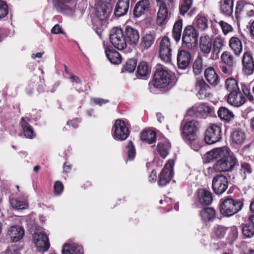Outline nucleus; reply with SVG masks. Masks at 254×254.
<instances>
[{"label": "nucleus", "mask_w": 254, "mask_h": 254, "mask_svg": "<svg viewBox=\"0 0 254 254\" xmlns=\"http://www.w3.org/2000/svg\"><path fill=\"white\" fill-rule=\"evenodd\" d=\"M253 7H254V5L253 4L246 2L243 0H241L238 1L237 3L235 12L236 15L238 16L242 12L245 13V11L249 8Z\"/></svg>", "instance_id": "nucleus-40"}, {"label": "nucleus", "mask_w": 254, "mask_h": 254, "mask_svg": "<svg viewBox=\"0 0 254 254\" xmlns=\"http://www.w3.org/2000/svg\"><path fill=\"white\" fill-rule=\"evenodd\" d=\"M29 119L28 118H22L21 122V125L23 130L24 135L28 138L32 139L35 137L33 128L28 123Z\"/></svg>", "instance_id": "nucleus-31"}, {"label": "nucleus", "mask_w": 254, "mask_h": 254, "mask_svg": "<svg viewBox=\"0 0 254 254\" xmlns=\"http://www.w3.org/2000/svg\"><path fill=\"white\" fill-rule=\"evenodd\" d=\"M125 33L127 43L133 46L137 45L139 39V32L137 29L127 26L126 27Z\"/></svg>", "instance_id": "nucleus-16"}, {"label": "nucleus", "mask_w": 254, "mask_h": 254, "mask_svg": "<svg viewBox=\"0 0 254 254\" xmlns=\"http://www.w3.org/2000/svg\"><path fill=\"white\" fill-rule=\"evenodd\" d=\"M204 75L206 80L210 85L215 86L219 83V77L213 67L207 68L205 70Z\"/></svg>", "instance_id": "nucleus-25"}, {"label": "nucleus", "mask_w": 254, "mask_h": 254, "mask_svg": "<svg viewBox=\"0 0 254 254\" xmlns=\"http://www.w3.org/2000/svg\"><path fill=\"white\" fill-rule=\"evenodd\" d=\"M105 54L109 61L113 64H118L122 62L120 53L112 47H106Z\"/></svg>", "instance_id": "nucleus-24"}, {"label": "nucleus", "mask_w": 254, "mask_h": 254, "mask_svg": "<svg viewBox=\"0 0 254 254\" xmlns=\"http://www.w3.org/2000/svg\"><path fill=\"white\" fill-rule=\"evenodd\" d=\"M218 117L227 122L231 121L234 117L232 112L225 107H221L217 111Z\"/></svg>", "instance_id": "nucleus-36"}, {"label": "nucleus", "mask_w": 254, "mask_h": 254, "mask_svg": "<svg viewBox=\"0 0 254 254\" xmlns=\"http://www.w3.org/2000/svg\"><path fill=\"white\" fill-rule=\"evenodd\" d=\"M221 138L220 127L216 125H212L206 130L204 140L208 144H213Z\"/></svg>", "instance_id": "nucleus-11"}, {"label": "nucleus", "mask_w": 254, "mask_h": 254, "mask_svg": "<svg viewBox=\"0 0 254 254\" xmlns=\"http://www.w3.org/2000/svg\"><path fill=\"white\" fill-rule=\"evenodd\" d=\"M209 89H198V92L196 94L197 97L199 99H204L208 98H209L210 96H212V94L208 92Z\"/></svg>", "instance_id": "nucleus-56"}, {"label": "nucleus", "mask_w": 254, "mask_h": 254, "mask_svg": "<svg viewBox=\"0 0 254 254\" xmlns=\"http://www.w3.org/2000/svg\"><path fill=\"white\" fill-rule=\"evenodd\" d=\"M195 88L196 90L203 89H209V86L205 82L202 78H197L195 83Z\"/></svg>", "instance_id": "nucleus-52"}, {"label": "nucleus", "mask_w": 254, "mask_h": 254, "mask_svg": "<svg viewBox=\"0 0 254 254\" xmlns=\"http://www.w3.org/2000/svg\"><path fill=\"white\" fill-rule=\"evenodd\" d=\"M193 109L195 112L202 115H212L214 113L213 108L204 103L196 105Z\"/></svg>", "instance_id": "nucleus-33"}, {"label": "nucleus", "mask_w": 254, "mask_h": 254, "mask_svg": "<svg viewBox=\"0 0 254 254\" xmlns=\"http://www.w3.org/2000/svg\"><path fill=\"white\" fill-rule=\"evenodd\" d=\"M127 151V156L129 160H132L135 156L136 151L132 141H130L126 146Z\"/></svg>", "instance_id": "nucleus-51"}, {"label": "nucleus", "mask_w": 254, "mask_h": 254, "mask_svg": "<svg viewBox=\"0 0 254 254\" xmlns=\"http://www.w3.org/2000/svg\"><path fill=\"white\" fill-rule=\"evenodd\" d=\"M54 5L57 10L60 12L68 15H73L74 14L75 10L74 9L69 7L61 2L57 0L55 1Z\"/></svg>", "instance_id": "nucleus-35"}, {"label": "nucleus", "mask_w": 254, "mask_h": 254, "mask_svg": "<svg viewBox=\"0 0 254 254\" xmlns=\"http://www.w3.org/2000/svg\"><path fill=\"white\" fill-rule=\"evenodd\" d=\"M171 147V144L168 141L160 142L157 144V149L161 156L165 158L168 154V150Z\"/></svg>", "instance_id": "nucleus-42"}, {"label": "nucleus", "mask_w": 254, "mask_h": 254, "mask_svg": "<svg viewBox=\"0 0 254 254\" xmlns=\"http://www.w3.org/2000/svg\"><path fill=\"white\" fill-rule=\"evenodd\" d=\"M212 40L207 35H203L200 39V49L201 52L206 58L211 51Z\"/></svg>", "instance_id": "nucleus-21"}, {"label": "nucleus", "mask_w": 254, "mask_h": 254, "mask_svg": "<svg viewBox=\"0 0 254 254\" xmlns=\"http://www.w3.org/2000/svg\"><path fill=\"white\" fill-rule=\"evenodd\" d=\"M215 236L218 238L224 237L226 232V228L222 226H217L213 230Z\"/></svg>", "instance_id": "nucleus-54"}, {"label": "nucleus", "mask_w": 254, "mask_h": 254, "mask_svg": "<svg viewBox=\"0 0 254 254\" xmlns=\"http://www.w3.org/2000/svg\"><path fill=\"white\" fill-rule=\"evenodd\" d=\"M223 43L221 40L215 41L214 44V47L213 49V52L218 54L220 52V48L223 46Z\"/></svg>", "instance_id": "nucleus-63"}, {"label": "nucleus", "mask_w": 254, "mask_h": 254, "mask_svg": "<svg viewBox=\"0 0 254 254\" xmlns=\"http://www.w3.org/2000/svg\"><path fill=\"white\" fill-rule=\"evenodd\" d=\"M137 62L135 59H131L127 60L124 65L122 71L127 72L129 73L133 72L136 66Z\"/></svg>", "instance_id": "nucleus-44"}, {"label": "nucleus", "mask_w": 254, "mask_h": 254, "mask_svg": "<svg viewBox=\"0 0 254 254\" xmlns=\"http://www.w3.org/2000/svg\"><path fill=\"white\" fill-rule=\"evenodd\" d=\"M199 216L202 221L207 222L213 220L216 216L215 210L211 207H206L199 211Z\"/></svg>", "instance_id": "nucleus-28"}, {"label": "nucleus", "mask_w": 254, "mask_h": 254, "mask_svg": "<svg viewBox=\"0 0 254 254\" xmlns=\"http://www.w3.org/2000/svg\"><path fill=\"white\" fill-rule=\"evenodd\" d=\"M208 19L203 14L197 15L195 18V25L201 31L207 29L208 27Z\"/></svg>", "instance_id": "nucleus-37"}, {"label": "nucleus", "mask_w": 254, "mask_h": 254, "mask_svg": "<svg viewBox=\"0 0 254 254\" xmlns=\"http://www.w3.org/2000/svg\"><path fill=\"white\" fill-rule=\"evenodd\" d=\"M150 3L149 0H141L135 4L133 14L136 17H139L148 11Z\"/></svg>", "instance_id": "nucleus-19"}, {"label": "nucleus", "mask_w": 254, "mask_h": 254, "mask_svg": "<svg viewBox=\"0 0 254 254\" xmlns=\"http://www.w3.org/2000/svg\"><path fill=\"white\" fill-rule=\"evenodd\" d=\"M33 242L39 252H46L50 248L48 238L43 233L36 232L33 236Z\"/></svg>", "instance_id": "nucleus-13"}, {"label": "nucleus", "mask_w": 254, "mask_h": 254, "mask_svg": "<svg viewBox=\"0 0 254 254\" xmlns=\"http://www.w3.org/2000/svg\"><path fill=\"white\" fill-rule=\"evenodd\" d=\"M243 199L227 198L221 201L220 211L224 216H231L240 211L244 206Z\"/></svg>", "instance_id": "nucleus-3"}, {"label": "nucleus", "mask_w": 254, "mask_h": 254, "mask_svg": "<svg viewBox=\"0 0 254 254\" xmlns=\"http://www.w3.org/2000/svg\"><path fill=\"white\" fill-rule=\"evenodd\" d=\"M83 250L81 246L76 244H65L62 250L63 254H83Z\"/></svg>", "instance_id": "nucleus-27"}, {"label": "nucleus", "mask_w": 254, "mask_h": 254, "mask_svg": "<svg viewBox=\"0 0 254 254\" xmlns=\"http://www.w3.org/2000/svg\"><path fill=\"white\" fill-rule=\"evenodd\" d=\"M185 141L188 144L190 147L195 151H198L202 146V142L197 137H193V139H190L188 140H185Z\"/></svg>", "instance_id": "nucleus-47"}, {"label": "nucleus", "mask_w": 254, "mask_h": 254, "mask_svg": "<svg viewBox=\"0 0 254 254\" xmlns=\"http://www.w3.org/2000/svg\"><path fill=\"white\" fill-rule=\"evenodd\" d=\"M231 138L233 144L241 145L246 139V134L242 129H235L232 132Z\"/></svg>", "instance_id": "nucleus-26"}, {"label": "nucleus", "mask_w": 254, "mask_h": 254, "mask_svg": "<svg viewBox=\"0 0 254 254\" xmlns=\"http://www.w3.org/2000/svg\"><path fill=\"white\" fill-rule=\"evenodd\" d=\"M240 172L242 174H244L243 179H246L247 175L251 174L252 172L250 164L246 162L242 163L241 164Z\"/></svg>", "instance_id": "nucleus-50"}, {"label": "nucleus", "mask_w": 254, "mask_h": 254, "mask_svg": "<svg viewBox=\"0 0 254 254\" xmlns=\"http://www.w3.org/2000/svg\"><path fill=\"white\" fill-rule=\"evenodd\" d=\"M91 102L94 105L102 106L103 104L108 103L109 100L101 98H94L91 99Z\"/></svg>", "instance_id": "nucleus-59"}, {"label": "nucleus", "mask_w": 254, "mask_h": 254, "mask_svg": "<svg viewBox=\"0 0 254 254\" xmlns=\"http://www.w3.org/2000/svg\"><path fill=\"white\" fill-rule=\"evenodd\" d=\"M170 17L166 4L164 2L161 3L157 13V23L160 26L165 24Z\"/></svg>", "instance_id": "nucleus-22"}, {"label": "nucleus", "mask_w": 254, "mask_h": 254, "mask_svg": "<svg viewBox=\"0 0 254 254\" xmlns=\"http://www.w3.org/2000/svg\"><path fill=\"white\" fill-rule=\"evenodd\" d=\"M233 65H221L219 66L220 69L221 71L226 74L230 75L232 73L233 71Z\"/></svg>", "instance_id": "nucleus-58"}, {"label": "nucleus", "mask_w": 254, "mask_h": 254, "mask_svg": "<svg viewBox=\"0 0 254 254\" xmlns=\"http://www.w3.org/2000/svg\"><path fill=\"white\" fill-rule=\"evenodd\" d=\"M222 61L227 65H234L235 63L233 56L228 52H224L221 56Z\"/></svg>", "instance_id": "nucleus-48"}, {"label": "nucleus", "mask_w": 254, "mask_h": 254, "mask_svg": "<svg viewBox=\"0 0 254 254\" xmlns=\"http://www.w3.org/2000/svg\"><path fill=\"white\" fill-rule=\"evenodd\" d=\"M159 56L165 62H170L172 58V46L170 39L167 36L163 37L159 43Z\"/></svg>", "instance_id": "nucleus-9"}, {"label": "nucleus", "mask_w": 254, "mask_h": 254, "mask_svg": "<svg viewBox=\"0 0 254 254\" xmlns=\"http://www.w3.org/2000/svg\"><path fill=\"white\" fill-rule=\"evenodd\" d=\"M174 165L175 162L173 160H169L166 164L159 176L157 182L159 186L164 187L170 183L174 175L173 167Z\"/></svg>", "instance_id": "nucleus-7"}, {"label": "nucleus", "mask_w": 254, "mask_h": 254, "mask_svg": "<svg viewBox=\"0 0 254 254\" xmlns=\"http://www.w3.org/2000/svg\"><path fill=\"white\" fill-rule=\"evenodd\" d=\"M4 254H19V250L15 246L8 248Z\"/></svg>", "instance_id": "nucleus-61"}, {"label": "nucleus", "mask_w": 254, "mask_h": 254, "mask_svg": "<svg viewBox=\"0 0 254 254\" xmlns=\"http://www.w3.org/2000/svg\"><path fill=\"white\" fill-rule=\"evenodd\" d=\"M112 133L115 139L124 140L129 135V130L124 121L117 120L113 126Z\"/></svg>", "instance_id": "nucleus-8"}, {"label": "nucleus", "mask_w": 254, "mask_h": 254, "mask_svg": "<svg viewBox=\"0 0 254 254\" xmlns=\"http://www.w3.org/2000/svg\"><path fill=\"white\" fill-rule=\"evenodd\" d=\"M64 185L62 182L57 181L54 185V193L56 195L60 194L63 191Z\"/></svg>", "instance_id": "nucleus-57"}, {"label": "nucleus", "mask_w": 254, "mask_h": 254, "mask_svg": "<svg viewBox=\"0 0 254 254\" xmlns=\"http://www.w3.org/2000/svg\"><path fill=\"white\" fill-rule=\"evenodd\" d=\"M227 101L231 105L239 107L244 104L246 99L240 90L238 92L229 93Z\"/></svg>", "instance_id": "nucleus-15"}, {"label": "nucleus", "mask_w": 254, "mask_h": 254, "mask_svg": "<svg viewBox=\"0 0 254 254\" xmlns=\"http://www.w3.org/2000/svg\"><path fill=\"white\" fill-rule=\"evenodd\" d=\"M190 61V54L185 50H180L177 54V63L178 67L185 69L189 64Z\"/></svg>", "instance_id": "nucleus-20"}, {"label": "nucleus", "mask_w": 254, "mask_h": 254, "mask_svg": "<svg viewBox=\"0 0 254 254\" xmlns=\"http://www.w3.org/2000/svg\"><path fill=\"white\" fill-rule=\"evenodd\" d=\"M154 37L151 34H146L141 39L140 48L142 50H147L154 43Z\"/></svg>", "instance_id": "nucleus-34"}, {"label": "nucleus", "mask_w": 254, "mask_h": 254, "mask_svg": "<svg viewBox=\"0 0 254 254\" xmlns=\"http://www.w3.org/2000/svg\"><path fill=\"white\" fill-rule=\"evenodd\" d=\"M219 25L220 26L223 34L225 35L233 30V28L231 25L222 20L219 21Z\"/></svg>", "instance_id": "nucleus-53"}, {"label": "nucleus", "mask_w": 254, "mask_h": 254, "mask_svg": "<svg viewBox=\"0 0 254 254\" xmlns=\"http://www.w3.org/2000/svg\"><path fill=\"white\" fill-rule=\"evenodd\" d=\"M212 184L214 192L218 195L223 193L228 186L227 178L223 175H219L214 177Z\"/></svg>", "instance_id": "nucleus-12"}, {"label": "nucleus", "mask_w": 254, "mask_h": 254, "mask_svg": "<svg viewBox=\"0 0 254 254\" xmlns=\"http://www.w3.org/2000/svg\"><path fill=\"white\" fill-rule=\"evenodd\" d=\"M79 122V121L77 119H76L72 121H69L67 122V125L69 127L71 126L73 128H75L78 127Z\"/></svg>", "instance_id": "nucleus-64"}, {"label": "nucleus", "mask_w": 254, "mask_h": 254, "mask_svg": "<svg viewBox=\"0 0 254 254\" xmlns=\"http://www.w3.org/2000/svg\"><path fill=\"white\" fill-rule=\"evenodd\" d=\"M51 33L54 34H63L62 27L59 24H56L52 29Z\"/></svg>", "instance_id": "nucleus-62"}, {"label": "nucleus", "mask_w": 254, "mask_h": 254, "mask_svg": "<svg viewBox=\"0 0 254 254\" xmlns=\"http://www.w3.org/2000/svg\"><path fill=\"white\" fill-rule=\"evenodd\" d=\"M112 0H98L96 4L94 15L97 19L93 20L94 25H103L106 23L113 7Z\"/></svg>", "instance_id": "nucleus-2"}, {"label": "nucleus", "mask_w": 254, "mask_h": 254, "mask_svg": "<svg viewBox=\"0 0 254 254\" xmlns=\"http://www.w3.org/2000/svg\"><path fill=\"white\" fill-rule=\"evenodd\" d=\"M242 233L246 238H251L254 235V226L251 223L242 225Z\"/></svg>", "instance_id": "nucleus-43"}, {"label": "nucleus", "mask_w": 254, "mask_h": 254, "mask_svg": "<svg viewBox=\"0 0 254 254\" xmlns=\"http://www.w3.org/2000/svg\"><path fill=\"white\" fill-rule=\"evenodd\" d=\"M182 26V20L181 19H179L176 21L174 25L172 35L173 37L177 42H178L181 39Z\"/></svg>", "instance_id": "nucleus-39"}, {"label": "nucleus", "mask_w": 254, "mask_h": 254, "mask_svg": "<svg viewBox=\"0 0 254 254\" xmlns=\"http://www.w3.org/2000/svg\"><path fill=\"white\" fill-rule=\"evenodd\" d=\"M11 206L15 209H24L28 207V203L25 201H19L16 199L12 198L10 200Z\"/></svg>", "instance_id": "nucleus-49"}, {"label": "nucleus", "mask_w": 254, "mask_h": 254, "mask_svg": "<svg viewBox=\"0 0 254 254\" xmlns=\"http://www.w3.org/2000/svg\"><path fill=\"white\" fill-rule=\"evenodd\" d=\"M203 68V60L201 57L198 56L193 64V71L195 75L202 72Z\"/></svg>", "instance_id": "nucleus-46"}, {"label": "nucleus", "mask_w": 254, "mask_h": 254, "mask_svg": "<svg viewBox=\"0 0 254 254\" xmlns=\"http://www.w3.org/2000/svg\"><path fill=\"white\" fill-rule=\"evenodd\" d=\"M243 68L244 73L246 75H250L254 72V60L252 54L250 51L245 52L242 59Z\"/></svg>", "instance_id": "nucleus-14"}, {"label": "nucleus", "mask_w": 254, "mask_h": 254, "mask_svg": "<svg viewBox=\"0 0 254 254\" xmlns=\"http://www.w3.org/2000/svg\"><path fill=\"white\" fill-rule=\"evenodd\" d=\"M151 66L146 62H140L137 66V73L142 77H147L150 75Z\"/></svg>", "instance_id": "nucleus-30"}, {"label": "nucleus", "mask_w": 254, "mask_h": 254, "mask_svg": "<svg viewBox=\"0 0 254 254\" xmlns=\"http://www.w3.org/2000/svg\"><path fill=\"white\" fill-rule=\"evenodd\" d=\"M129 0H118L114 10L116 17H121L126 15L129 9Z\"/></svg>", "instance_id": "nucleus-18"}, {"label": "nucleus", "mask_w": 254, "mask_h": 254, "mask_svg": "<svg viewBox=\"0 0 254 254\" xmlns=\"http://www.w3.org/2000/svg\"><path fill=\"white\" fill-rule=\"evenodd\" d=\"M110 41L115 48L123 50L127 47V42L123 30L119 28L114 27L110 33Z\"/></svg>", "instance_id": "nucleus-6"}, {"label": "nucleus", "mask_w": 254, "mask_h": 254, "mask_svg": "<svg viewBox=\"0 0 254 254\" xmlns=\"http://www.w3.org/2000/svg\"><path fill=\"white\" fill-rule=\"evenodd\" d=\"M193 0H180V12L181 15H185L192 5Z\"/></svg>", "instance_id": "nucleus-45"}, {"label": "nucleus", "mask_w": 254, "mask_h": 254, "mask_svg": "<svg viewBox=\"0 0 254 254\" xmlns=\"http://www.w3.org/2000/svg\"><path fill=\"white\" fill-rule=\"evenodd\" d=\"M171 81V76L166 67L157 65L153 80L154 86L157 88H164L169 85Z\"/></svg>", "instance_id": "nucleus-4"}, {"label": "nucleus", "mask_w": 254, "mask_h": 254, "mask_svg": "<svg viewBox=\"0 0 254 254\" xmlns=\"http://www.w3.org/2000/svg\"><path fill=\"white\" fill-rule=\"evenodd\" d=\"M229 235L230 236L232 237L233 240H235L237 239L238 236V230L236 226H233L230 227Z\"/></svg>", "instance_id": "nucleus-60"}, {"label": "nucleus", "mask_w": 254, "mask_h": 254, "mask_svg": "<svg viewBox=\"0 0 254 254\" xmlns=\"http://www.w3.org/2000/svg\"><path fill=\"white\" fill-rule=\"evenodd\" d=\"M197 198L202 205H209L212 201L211 193L206 190L199 189L197 191Z\"/></svg>", "instance_id": "nucleus-23"}, {"label": "nucleus", "mask_w": 254, "mask_h": 254, "mask_svg": "<svg viewBox=\"0 0 254 254\" xmlns=\"http://www.w3.org/2000/svg\"><path fill=\"white\" fill-rule=\"evenodd\" d=\"M229 46L234 54L239 56L242 51V44L240 40L236 37H232L229 40Z\"/></svg>", "instance_id": "nucleus-32"}, {"label": "nucleus", "mask_w": 254, "mask_h": 254, "mask_svg": "<svg viewBox=\"0 0 254 254\" xmlns=\"http://www.w3.org/2000/svg\"><path fill=\"white\" fill-rule=\"evenodd\" d=\"M8 13L7 5L3 1L0 0V19L5 17Z\"/></svg>", "instance_id": "nucleus-55"}, {"label": "nucleus", "mask_w": 254, "mask_h": 254, "mask_svg": "<svg viewBox=\"0 0 254 254\" xmlns=\"http://www.w3.org/2000/svg\"><path fill=\"white\" fill-rule=\"evenodd\" d=\"M205 156L208 162L219 159L213 165L217 172L231 171L237 163L236 158L227 146L215 148L207 152Z\"/></svg>", "instance_id": "nucleus-1"}, {"label": "nucleus", "mask_w": 254, "mask_h": 254, "mask_svg": "<svg viewBox=\"0 0 254 254\" xmlns=\"http://www.w3.org/2000/svg\"><path fill=\"white\" fill-rule=\"evenodd\" d=\"M225 87L229 93L238 92L240 88L238 81L233 78H228L225 82Z\"/></svg>", "instance_id": "nucleus-38"}, {"label": "nucleus", "mask_w": 254, "mask_h": 254, "mask_svg": "<svg viewBox=\"0 0 254 254\" xmlns=\"http://www.w3.org/2000/svg\"><path fill=\"white\" fill-rule=\"evenodd\" d=\"M198 33L191 25L186 26L182 36V46L188 49L193 50L197 46Z\"/></svg>", "instance_id": "nucleus-5"}, {"label": "nucleus", "mask_w": 254, "mask_h": 254, "mask_svg": "<svg viewBox=\"0 0 254 254\" xmlns=\"http://www.w3.org/2000/svg\"><path fill=\"white\" fill-rule=\"evenodd\" d=\"M141 139L148 144H151L155 141L156 133L150 130H144L141 133Z\"/></svg>", "instance_id": "nucleus-41"}, {"label": "nucleus", "mask_w": 254, "mask_h": 254, "mask_svg": "<svg viewBox=\"0 0 254 254\" xmlns=\"http://www.w3.org/2000/svg\"><path fill=\"white\" fill-rule=\"evenodd\" d=\"M220 7L221 13L226 16H231L233 11V0H221Z\"/></svg>", "instance_id": "nucleus-29"}, {"label": "nucleus", "mask_w": 254, "mask_h": 254, "mask_svg": "<svg viewBox=\"0 0 254 254\" xmlns=\"http://www.w3.org/2000/svg\"><path fill=\"white\" fill-rule=\"evenodd\" d=\"M24 235V229L19 226H12L10 227L7 233L8 239L11 242H16L20 241Z\"/></svg>", "instance_id": "nucleus-17"}, {"label": "nucleus", "mask_w": 254, "mask_h": 254, "mask_svg": "<svg viewBox=\"0 0 254 254\" xmlns=\"http://www.w3.org/2000/svg\"><path fill=\"white\" fill-rule=\"evenodd\" d=\"M198 127L199 123L196 121L192 120L187 122L182 129V136L184 141L193 139V137H195Z\"/></svg>", "instance_id": "nucleus-10"}]
</instances>
